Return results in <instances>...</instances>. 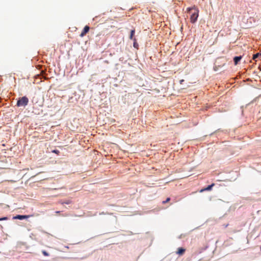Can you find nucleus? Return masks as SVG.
<instances>
[{
    "label": "nucleus",
    "instance_id": "1",
    "mask_svg": "<svg viewBox=\"0 0 261 261\" xmlns=\"http://www.w3.org/2000/svg\"><path fill=\"white\" fill-rule=\"evenodd\" d=\"M187 11L189 13H191L190 16V21L192 23H194L197 20V18L199 16V10L198 9L194 6L192 8H188Z\"/></svg>",
    "mask_w": 261,
    "mask_h": 261
},
{
    "label": "nucleus",
    "instance_id": "2",
    "mask_svg": "<svg viewBox=\"0 0 261 261\" xmlns=\"http://www.w3.org/2000/svg\"><path fill=\"white\" fill-rule=\"evenodd\" d=\"M29 99L26 96H23L20 98L17 101L16 106L18 107H25L28 105Z\"/></svg>",
    "mask_w": 261,
    "mask_h": 261
},
{
    "label": "nucleus",
    "instance_id": "3",
    "mask_svg": "<svg viewBox=\"0 0 261 261\" xmlns=\"http://www.w3.org/2000/svg\"><path fill=\"white\" fill-rule=\"evenodd\" d=\"M90 28L88 25H86L84 29L83 30L82 32H81V34L80 35V36L81 37H83L89 31Z\"/></svg>",
    "mask_w": 261,
    "mask_h": 261
},
{
    "label": "nucleus",
    "instance_id": "4",
    "mask_svg": "<svg viewBox=\"0 0 261 261\" xmlns=\"http://www.w3.org/2000/svg\"><path fill=\"white\" fill-rule=\"evenodd\" d=\"M215 186V184H212L211 185H209L206 188L202 189L200 190V192H203L205 191H211L212 189V188Z\"/></svg>",
    "mask_w": 261,
    "mask_h": 261
},
{
    "label": "nucleus",
    "instance_id": "5",
    "mask_svg": "<svg viewBox=\"0 0 261 261\" xmlns=\"http://www.w3.org/2000/svg\"><path fill=\"white\" fill-rule=\"evenodd\" d=\"M186 251V249L183 248H178L177 249V251H176V254L179 255H183Z\"/></svg>",
    "mask_w": 261,
    "mask_h": 261
},
{
    "label": "nucleus",
    "instance_id": "6",
    "mask_svg": "<svg viewBox=\"0 0 261 261\" xmlns=\"http://www.w3.org/2000/svg\"><path fill=\"white\" fill-rule=\"evenodd\" d=\"M29 217V216L28 215H17L15 217V219H17L19 220H23L24 219L28 218Z\"/></svg>",
    "mask_w": 261,
    "mask_h": 261
},
{
    "label": "nucleus",
    "instance_id": "7",
    "mask_svg": "<svg viewBox=\"0 0 261 261\" xmlns=\"http://www.w3.org/2000/svg\"><path fill=\"white\" fill-rule=\"evenodd\" d=\"M242 59V56H237L233 58V61L235 65H237L238 62Z\"/></svg>",
    "mask_w": 261,
    "mask_h": 261
},
{
    "label": "nucleus",
    "instance_id": "8",
    "mask_svg": "<svg viewBox=\"0 0 261 261\" xmlns=\"http://www.w3.org/2000/svg\"><path fill=\"white\" fill-rule=\"evenodd\" d=\"M135 30L134 29V30H132L130 32V36H129V39H131V40H134V38H133V36L135 34Z\"/></svg>",
    "mask_w": 261,
    "mask_h": 261
},
{
    "label": "nucleus",
    "instance_id": "9",
    "mask_svg": "<svg viewBox=\"0 0 261 261\" xmlns=\"http://www.w3.org/2000/svg\"><path fill=\"white\" fill-rule=\"evenodd\" d=\"M134 44H133V46L135 48H138V44L137 43V40L136 38H134Z\"/></svg>",
    "mask_w": 261,
    "mask_h": 261
},
{
    "label": "nucleus",
    "instance_id": "10",
    "mask_svg": "<svg viewBox=\"0 0 261 261\" xmlns=\"http://www.w3.org/2000/svg\"><path fill=\"white\" fill-rule=\"evenodd\" d=\"M42 253L44 256H49V254L45 250L42 251Z\"/></svg>",
    "mask_w": 261,
    "mask_h": 261
},
{
    "label": "nucleus",
    "instance_id": "11",
    "mask_svg": "<svg viewBox=\"0 0 261 261\" xmlns=\"http://www.w3.org/2000/svg\"><path fill=\"white\" fill-rule=\"evenodd\" d=\"M258 56H259V54L258 53H257V54L254 55L253 56V59L255 60V59L258 58Z\"/></svg>",
    "mask_w": 261,
    "mask_h": 261
},
{
    "label": "nucleus",
    "instance_id": "12",
    "mask_svg": "<svg viewBox=\"0 0 261 261\" xmlns=\"http://www.w3.org/2000/svg\"><path fill=\"white\" fill-rule=\"evenodd\" d=\"M71 200H66V201L63 202H62V204L65 203V204H68L71 203Z\"/></svg>",
    "mask_w": 261,
    "mask_h": 261
},
{
    "label": "nucleus",
    "instance_id": "13",
    "mask_svg": "<svg viewBox=\"0 0 261 261\" xmlns=\"http://www.w3.org/2000/svg\"><path fill=\"white\" fill-rule=\"evenodd\" d=\"M170 200V198H167L165 201H163V203H167V202H169Z\"/></svg>",
    "mask_w": 261,
    "mask_h": 261
},
{
    "label": "nucleus",
    "instance_id": "14",
    "mask_svg": "<svg viewBox=\"0 0 261 261\" xmlns=\"http://www.w3.org/2000/svg\"><path fill=\"white\" fill-rule=\"evenodd\" d=\"M7 220H8V218L7 217H5L0 218V221Z\"/></svg>",
    "mask_w": 261,
    "mask_h": 261
},
{
    "label": "nucleus",
    "instance_id": "15",
    "mask_svg": "<svg viewBox=\"0 0 261 261\" xmlns=\"http://www.w3.org/2000/svg\"><path fill=\"white\" fill-rule=\"evenodd\" d=\"M53 152L58 154L59 152V151L57 150H54Z\"/></svg>",
    "mask_w": 261,
    "mask_h": 261
},
{
    "label": "nucleus",
    "instance_id": "16",
    "mask_svg": "<svg viewBox=\"0 0 261 261\" xmlns=\"http://www.w3.org/2000/svg\"><path fill=\"white\" fill-rule=\"evenodd\" d=\"M184 82V80H180L179 82H180V84H182Z\"/></svg>",
    "mask_w": 261,
    "mask_h": 261
},
{
    "label": "nucleus",
    "instance_id": "17",
    "mask_svg": "<svg viewBox=\"0 0 261 261\" xmlns=\"http://www.w3.org/2000/svg\"><path fill=\"white\" fill-rule=\"evenodd\" d=\"M35 99V97H34V98H33V102H34V101Z\"/></svg>",
    "mask_w": 261,
    "mask_h": 261
}]
</instances>
